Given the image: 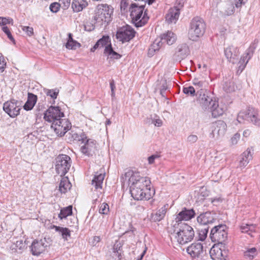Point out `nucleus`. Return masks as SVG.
<instances>
[{"label":"nucleus","mask_w":260,"mask_h":260,"mask_svg":"<svg viewBox=\"0 0 260 260\" xmlns=\"http://www.w3.org/2000/svg\"><path fill=\"white\" fill-rule=\"evenodd\" d=\"M53 229H55V231L59 233L64 241H68L69 238L71 237V231L69 229L56 225L53 226Z\"/></svg>","instance_id":"32"},{"label":"nucleus","mask_w":260,"mask_h":260,"mask_svg":"<svg viewBox=\"0 0 260 260\" xmlns=\"http://www.w3.org/2000/svg\"><path fill=\"white\" fill-rule=\"evenodd\" d=\"M198 140V137L196 135L191 134L187 137L186 141L190 144H193L196 143Z\"/></svg>","instance_id":"54"},{"label":"nucleus","mask_w":260,"mask_h":260,"mask_svg":"<svg viewBox=\"0 0 260 260\" xmlns=\"http://www.w3.org/2000/svg\"><path fill=\"white\" fill-rule=\"evenodd\" d=\"M22 29L24 31L28 36H31L34 34L33 28L29 26H21Z\"/></svg>","instance_id":"55"},{"label":"nucleus","mask_w":260,"mask_h":260,"mask_svg":"<svg viewBox=\"0 0 260 260\" xmlns=\"http://www.w3.org/2000/svg\"><path fill=\"white\" fill-rule=\"evenodd\" d=\"M245 120L256 126H260V118L257 110L252 107H248L245 110L241 111L238 115L237 120L239 123Z\"/></svg>","instance_id":"5"},{"label":"nucleus","mask_w":260,"mask_h":260,"mask_svg":"<svg viewBox=\"0 0 260 260\" xmlns=\"http://www.w3.org/2000/svg\"><path fill=\"white\" fill-rule=\"evenodd\" d=\"M160 38L164 43H166L169 45H172L176 41V35L171 31H168L162 34L160 36Z\"/></svg>","instance_id":"26"},{"label":"nucleus","mask_w":260,"mask_h":260,"mask_svg":"<svg viewBox=\"0 0 260 260\" xmlns=\"http://www.w3.org/2000/svg\"><path fill=\"white\" fill-rule=\"evenodd\" d=\"M71 186V184L68 178H62L59 184V190L61 193H65Z\"/></svg>","instance_id":"34"},{"label":"nucleus","mask_w":260,"mask_h":260,"mask_svg":"<svg viewBox=\"0 0 260 260\" xmlns=\"http://www.w3.org/2000/svg\"><path fill=\"white\" fill-rule=\"evenodd\" d=\"M72 206H69L67 207L63 208L60 210V213L58 215V217L62 219L66 218L67 216L72 215Z\"/></svg>","instance_id":"39"},{"label":"nucleus","mask_w":260,"mask_h":260,"mask_svg":"<svg viewBox=\"0 0 260 260\" xmlns=\"http://www.w3.org/2000/svg\"><path fill=\"white\" fill-rule=\"evenodd\" d=\"M209 109H210L212 116L216 118L222 115L226 110V106L224 105H219L218 102L214 100Z\"/></svg>","instance_id":"23"},{"label":"nucleus","mask_w":260,"mask_h":260,"mask_svg":"<svg viewBox=\"0 0 260 260\" xmlns=\"http://www.w3.org/2000/svg\"><path fill=\"white\" fill-rule=\"evenodd\" d=\"M198 222L203 225L212 224L216 220V214L213 211H207L201 213L197 218Z\"/></svg>","instance_id":"16"},{"label":"nucleus","mask_w":260,"mask_h":260,"mask_svg":"<svg viewBox=\"0 0 260 260\" xmlns=\"http://www.w3.org/2000/svg\"><path fill=\"white\" fill-rule=\"evenodd\" d=\"M197 95V101L204 109H209L214 102V100L208 95V92L204 89L198 90Z\"/></svg>","instance_id":"13"},{"label":"nucleus","mask_w":260,"mask_h":260,"mask_svg":"<svg viewBox=\"0 0 260 260\" xmlns=\"http://www.w3.org/2000/svg\"><path fill=\"white\" fill-rule=\"evenodd\" d=\"M187 253L193 258H199L203 253V247L200 243H194L187 247Z\"/></svg>","instance_id":"20"},{"label":"nucleus","mask_w":260,"mask_h":260,"mask_svg":"<svg viewBox=\"0 0 260 260\" xmlns=\"http://www.w3.org/2000/svg\"><path fill=\"white\" fill-rule=\"evenodd\" d=\"M149 122H151V123L153 124L155 126H161L162 124V120L156 115L153 117L151 116V117L149 119Z\"/></svg>","instance_id":"45"},{"label":"nucleus","mask_w":260,"mask_h":260,"mask_svg":"<svg viewBox=\"0 0 260 260\" xmlns=\"http://www.w3.org/2000/svg\"><path fill=\"white\" fill-rule=\"evenodd\" d=\"M37 101V96L32 93H28L27 100L23 108L25 110L29 111L31 110Z\"/></svg>","instance_id":"27"},{"label":"nucleus","mask_w":260,"mask_h":260,"mask_svg":"<svg viewBox=\"0 0 260 260\" xmlns=\"http://www.w3.org/2000/svg\"><path fill=\"white\" fill-rule=\"evenodd\" d=\"M189 53V49L186 44H182L178 46L176 51V55L178 59H182L185 58Z\"/></svg>","instance_id":"25"},{"label":"nucleus","mask_w":260,"mask_h":260,"mask_svg":"<svg viewBox=\"0 0 260 260\" xmlns=\"http://www.w3.org/2000/svg\"><path fill=\"white\" fill-rule=\"evenodd\" d=\"M104 53L110 55L111 58L114 59H119L120 58L121 55L114 51L111 46H108L105 48Z\"/></svg>","instance_id":"38"},{"label":"nucleus","mask_w":260,"mask_h":260,"mask_svg":"<svg viewBox=\"0 0 260 260\" xmlns=\"http://www.w3.org/2000/svg\"><path fill=\"white\" fill-rule=\"evenodd\" d=\"M162 43L164 42L161 40V38L160 39H156L149 48L148 55L149 56L153 55L155 52L158 51L161 47Z\"/></svg>","instance_id":"33"},{"label":"nucleus","mask_w":260,"mask_h":260,"mask_svg":"<svg viewBox=\"0 0 260 260\" xmlns=\"http://www.w3.org/2000/svg\"><path fill=\"white\" fill-rule=\"evenodd\" d=\"M80 144H82L80 147V151L83 154L90 156L94 153L96 150V142L94 140L88 139L86 136V139L83 140Z\"/></svg>","instance_id":"14"},{"label":"nucleus","mask_w":260,"mask_h":260,"mask_svg":"<svg viewBox=\"0 0 260 260\" xmlns=\"http://www.w3.org/2000/svg\"><path fill=\"white\" fill-rule=\"evenodd\" d=\"M105 177V175L102 173L98 174V173L94 175L92 180L91 184L93 185L95 189H102L103 182Z\"/></svg>","instance_id":"31"},{"label":"nucleus","mask_w":260,"mask_h":260,"mask_svg":"<svg viewBox=\"0 0 260 260\" xmlns=\"http://www.w3.org/2000/svg\"><path fill=\"white\" fill-rule=\"evenodd\" d=\"M135 32L134 29L131 26L126 25L118 29L116 37L122 43L127 42L135 37Z\"/></svg>","instance_id":"9"},{"label":"nucleus","mask_w":260,"mask_h":260,"mask_svg":"<svg viewBox=\"0 0 260 260\" xmlns=\"http://www.w3.org/2000/svg\"><path fill=\"white\" fill-rule=\"evenodd\" d=\"M63 9H67L70 5L71 0H59Z\"/></svg>","instance_id":"57"},{"label":"nucleus","mask_w":260,"mask_h":260,"mask_svg":"<svg viewBox=\"0 0 260 260\" xmlns=\"http://www.w3.org/2000/svg\"><path fill=\"white\" fill-rule=\"evenodd\" d=\"M62 5L60 3H53L50 5V10L53 13L57 12L60 8V7Z\"/></svg>","instance_id":"50"},{"label":"nucleus","mask_w":260,"mask_h":260,"mask_svg":"<svg viewBox=\"0 0 260 260\" xmlns=\"http://www.w3.org/2000/svg\"><path fill=\"white\" fill-rule=\"evenodd\" d=\"M3 31L7 35L8 38L14 43H15V40L13 37L9 29L7 26H3L2 27Z\"/></svg>","instance_id":"52"},{"label":"nucleus","mask_w":260,"mask_h":260,"mask_svg":"<svg viewBox=\"0 0 260 260\" xmlns=\"http://www.w3.org/2000/svg\"><path fill=\"white\" fill-rule=\"evenodd\" d=\"M223 89L227 92H232L235 90L236 87L233 82L228 81L224 82Z\"/></svg>","instance_id":"41"},{"label":"nucleus","mask_w":260,"mask_h":260,"mask_svg":"<svg viewBox=\"0 0 260 260\" xmlns=\"http://www.w3.org/2000/svg\"><path fill=\"white\" fill-rule=\"evenodd\" d=\"M132 197L136 200H149L151 198L150 180L141 177L138 174H133L128 180Z\"/></svg>","instance_id":"1"},{"label":"nucleus","mask_w":260,"mask_h":260,"mask_svg":"<svg viewBox=\"0 0 260 260\" xmlns=\"http://www.w3.org/2000/svg\"><path fill=\"white\" fill-rule=\"evenodd\" d=\"M247 1V0H234V5L237 8H241Z\"/></svg>","instance_id":"59"},{"label":"nucleus","mask_w":260,"mask_h":260,"mask_svg":"<svg viewBox=\"0 0 260 260\" xmlns=\"http://www.w3.org/2000/svg\"><path fill=\"white\" fill-rule=\"evenodd\" d=\"M257 254L256 249L255 248H251L248 249L244 252V256L246 258L250 260L252 259Z\"/></svg>","instance_id":"40"},{"label":"nucleus","mask_w":260,"mask_h":260,"mask_svg":"<svg viewBox=\"0 0 260 260\" xmlns=\"http://www.w3.org/2000/svg\"><path fill=\"white\" fill-rule=\"evenodd\" d=\"M45 106V105L41 103H39L36 106L35 114L37 117H41L42 113H44Z\"/></svg>","instance_id":"42"},{"label":"nucleus","mask_w":260,"mask_h":260,"mask_svg":"<svg viewBox=\"0 0 260 260\" xmlns=\"http://www.w3.org/2000/svg\"><path fill=\"white\" fill-rule=\"evenodd\" d=\"M182 91L184 94L191 96H194L197 95V93H196L197 90L194 87L191 86L184 87Z\"/></svg>","instance_id":"43"},{"label":"nucleus","mask_w":260,"mask_h":260,"mask_svg":"<svg viewBox=\"0 0 260 260\" xmlns=\"http://www.w3.org/2000/svg\"><path fill=\"white\" fill-rule=\"evenodd\" d=\"M159 157V156L158 155H152L150 156H149L148 158V160L149 164H152L154 162V160L156 158H157Z\"/></svg>","instance_id":"61"},{"label":"nucleus","mask_w":260,"mask_h":260,"mask_svg":"<svg viewBox=\"0 0 260 260\" xmlns=\"http://www.w3.org/2000/svg\"><path fill=\"white\" fill-rule=\"evenodd\" d=\"M226 124L222 120H218L213 123L211 135L213 137L219 138L224 136L226 131Z\"/></svg>","instance_id":"17"},{"label":"nucleus","mask_w":260,"mask_h":260,"mask_svg":"<svg viewBox=\"0 0 260 260\" xmlns=\"http://www.w3.org/2000/svg\"><path fill=\"white\" fill-rule=\"evenodd\" d=\"M180 15L179 8L177 7L170 8L166 15V20L169 23H175Z\"/></svg>","instance_id":"24"},{"label":"nucleus","mask_w":260,"mask_h":260,"mask_svg":"<svg viewBox=\"0 0 260 260\" xmlns=\"http://www.w3.org/2000/svg\"><path fill=\"white\" fill-rule=\"evenodd\" d=\"M195 215L196 213L193 209H188L184 207L176 215L174 223H184L183 220H189L193 218Z\"/></svg>","instance_id":"18"},{"label":"nucleus","mask_w":260,"mask_h":260,"mask_svg":"<svg viewBox=\"0 0 260 260\" xmlns=\"http://www.w3.org/2000/svg\"><path fill=\"white\" fill-rule=\"evenodd\" d=\"M234 6L233 4H228L226 5V10L225 14L227 15H231L234 12Z\"/></svg>","instance_id":"51"},{"label":"nucleus","mask_w":260,"mask_h":260,"mask_svg":"<svg viewBox=\"0 0 260 260\" xmlns=\"http://www.w3.org/2000/svg\"><path fill=\"white\" fill-rule=\"evenodd\" d=\"M256 47L255 43L251 44L246 51L245 53L241 56L240 60L238 63L237 73L240 74L245 69L248 61L252 56Z\"/></svg>","instance_id":"11"},{"label":"nucleus","mask_w":260,"mask_h":260,"mask_svg":"<svg viewBox=\"0 0 260 260\" xmlns=\"http://www.w3.org/2000/svg\"><path fill=\"white\" fill-rule=\"evenodd\" d=\"M208 230L209 226H207V228H205L204 229H202L200 231L199 233L200 240L203 241L206 239L208 232Z\"/></svg>","instance_id":"48"},{"label":"nucleus","mask_w":260,"mask_h":260,"mask_svg":"<svg viewBox=\"0 0 260 260\" xmlns=\"http://www.w3.org/2000/svg\"><path fill=\"white\" fill-rule=\"evenodd\" d=\"M66 48L69 49L75 50L77 47L80 46V44L76 41H68L66 45Z\"/></svg>","instance_id":"47"},{"label":"nucleus","mask_w":260,"mask_h":260,"mask_svg":"<svg viewBox=\"0 0 260 260\" xmlns=\"http://www.w3.org/2000/svg\"><path fill=\"white\" fill-rule=\"evenodd\" d=\"M240 135L238 133H236V134H235L234 135V136L233 137H232V138L231 139V143L233 145H235V144H237L238 141L240 139Z\"/></svg>","instance_id":"58"},{"label":"nucleus","mask_w":260,"mask_h":260,"mask_svg":"<svg viewBox=\"0 0 260 260\" xmlns=\"http://www.w3.org/2000/svg\"><path fill=\"white\" fill-rule=\"evenodd\" d=\"M111 90V95L112 96H115V91L114 90L115 89V83L113 80L111 81L110 83Z\"/></svg>","instance_id":"60"},{"label":"nucleus","mask_w":260,"mask_h":260,"mask_svg":"<svg viewBox=\"0 0 260 260\" xmlns=\"http://www.w3.org/2000/svg\"><path fill=\"white\" fill-rule=\"evenodd\" d=\"M256 225L253 224H243L240 226V230L242 233H247L252 237V233H254Z\"/></svg>","instance_id":"36"},{"label":"nucleus","mask_w":260,"mask_h":260,"mask_svg":"<svg viewBox=\"0 0 260 260\" xmlns=\"http://www.w3.org/2000/svg\"><path fill=\"white\" fill-rule=\"evenodd\" d=\"M206 30V24L203 19L196 17L190 23L188 32V38L192 41H197L203 36Z\"/></svg>","instance_id":"3"},{"label":"nucleus","mask_w":260,"mask_h":260,"mask_svg":"<svg viewBox=\"0 0 260 260\" xmlns=\"http://www.w3.org/2000/svg\"><path fill=\"white\" fill-rule=\"evenodd\" d=\"M48 96H50L52 99H55L58 94V90L55 89H48L46 92Z\"/></svg>","instance_id":"49"},{"label":"nucleus","mask_w":260,"mask_h":260,"mask_svg":"<svg viewBox=\"0 0 260 260\" xmlns=\"http://www.w3.org/2000/svg\"><path fill=\"white\" fill-rule=\"evenodd\" d=\"M110 38L109 36H104L102 38L100 39L95 43L94 46L91 48V52H94L97 48H102L105 47V48L108 46H111L110 43Z\"/></svg>","instance_id":"28"},{"label":"nucleus","mask_w":260,"mask_h":260,"mask_svg":"<svg viewBox=\"0 0 260 260\" xmlns=\"http://www.w3.org/2000/svg\"><path fill=\"white\" fill-rule=\"evenodd\" d=\"M173 232L176 234L175 238L177 242L185 244L191 241L194 236L192 227L186 223H174L172 225Z\"/></svg>","instance_id":"2"},{"label":"nucleus","mask_w":260,"mask_h":260,"mask_svg":"<svg viewBox=\"0 0 260 260\" xmlns=\"http://www.w3.org/2000/svg\"><path fill=\"white\" fill-rule=\"evenodd\" d=\"M71 127V123L67 118H60L59 120L55 121L53 124H51V128L56 134L60 137L64 136Z\"/></svg>","instance_id":"8"},{"label":"nucleus","mask_w":260,"mask_h":260,"mask_svg":"<svg viewBox=\"0 0 260 260\" xmlns=\"http://www.w3.org/2000/svg\"><path fill=\"white\" fill-rule=\"evenodd\" d=\"M113 12V9L108 5L99 4L95 8L93 19L96 23L102 24L104 22L108 23L111 21Z\"/></svg>","instance_id":"4"},{"label":"nucleus","mask_w":260,"mask_h":260,"mask_svg":"<svg viewBox=\"0 0 260 260\" xmlns=\"http://www.w3.org/2000/svg\"><path fill=\"white\" fill-rule=\"evenodd\" d=\"M101 241V238L99 236H94L92 241V244L95 245Z\"/></svg>","instance_id":"64"},{"label":"nucleus","mask_w":260,"mask_h":260,"mask_svg":"<svg viewBox=\"0 0 260 260\" xmlns=\"http://www.w3.org/2000/svg\"><path fill=\"white\" fill-rule=\"evenodd\" d=\"M224 54L230 62L235 63L239 54V49L233 46H229L224 49Z\"/></svg>","instance_id":"21"},{"label":"nucleus","mask_w":260,"mask_h":260,"mask_svg":"<svg viewBox=\"0 0 260 260\" xmlns=\"http://www.w3.org/2000/svg\"><path fill=\"white\" fill-rule=\"evenodd\" d=\"M192 84L195 86L194 88L197 90V92L198 90L203 89V85L205 83L203 81L200 80L199 79L195 78L192 80Z\"/></svg>","instance_id":"44"},{"label":"nucleus","mask_w":260,"mask_h":260,"mask_svg":"<svg viewBox=\"0 0 260 260\" xmlns=\"http://www.w3.org/2000/svg\"><path fill=\"white\" fill-rule=\"evenodd\" d=\"M166 213V208L165 207H162L155 213H152L151 214L150 219L152 222L160 221L164 218Z\"/></svg>","instance_id":"29"},{"label":"nucleus","mask_w":260,"mask_h":260,"mask_svg":"<svg viewBox=\"0 0 260 260\" xmlns=\"http://www.w3.org/2000/svg\"><path fill=\"white\" fill-rule=\"evenodd\" d=\"M224 246L221 244V247L219 245L213 246L210 250V256L213 260H226L228 256V251L224 249Z\"/></svg>","instance_id":"15"},{"label":"nucleus","mask_w":260,"mask_h":260,"mask_svg":"<svg viewBox=\"0 0 260 260\" xmlns=\"http://www.w3.org/2000/svg\"><path fill=\"white\" fill-rule=\"evenodd\" d=\"M226 226L224 224L215 226L211 230L210 237L213 242L221 244L227 238Z\"/></svg>","instance_id":"7"},{"label":"nucleus","mask_w":260,"mask_h":260,"mask_svg":"<svg viewBox=\"0 0 260 260\" xmlns=\"http://www.w3.org/2000/svg\"><path fill=\"white\" fill-rule=\"evenodd\" d=\"M86 135L81 132H77L73 129H71L66 136L67 140L69 143H74L75 141L80 142V143L83 140L86 139Z\"/></svg>","instance_id":"22"},{"label":"nucleus","mask_w":260,"mask_h":260,"mask_svg":"<svg viewBox=\"0 0 260 260\" xmlns=\"http://www.w3.org/2000/svg\"><path fill=\"white\" fill-rule=\"evenodd\" d=\"M252 159V154L250 149H247L242 154V159L240 160L239 165L241 167L246 166Z\"/></svg>","instance_id":"35"},{"label":"nucleus","mask_w":260,"mask_h":260,"mask_svg":"<svg viewBox=\"0 0 260 260\" xmlns=\"http://www.w3.org/2000/svg\"><path fill=\"white\" fill-rule=\"evenodd\" d=\"M55 170L56 173L61 177L65 175L70 167V157L65 154H60L55 159Z\"/></svg>","instance_id":"6"},{"label":"nucleus","mask_w":260,"mask_h":260,"mask_svg":"<svg viewBox=\"0 0 260 260\" xmlns=\"http://www.w3.org/2000/svg\"><path fill=\"white\" fill-rule=\"evenodd\" d=\"M99 213L102 214L107 215L109 213V207L108 204L106 203H102L100 206Z\"/></svg>","instance_id":"46"},{"label":"nucleus","mask_w":260,"mask_h":260,"mask_svg":"<svg viewBox=\"0 0 260 260\" xmlns=\"http://www.w3.org/2000/svg\"><path fill=\"white\" fill-rule=\"evenodd\" d=\"M3 109L11 117L15 118L19 114L21 108L17 101L11 100L4 104Z\"/></svg>","instance_id":"12"},{"label":"nucleus","mask_w":260,"mask_h":260,"mask_svg":"<svg viewBox=\"0 0 260 260\" xmlns=\"http://www.w3.org/2000/svg\"><path fill=\"white\" fill-rule=\"evenodd\" d=\"M120 243L115 244L113 247V257L115 259L121 260L122 259V249Z\"/></svg>","instance_id":"37"},{"label":"nucleus","mask_w":260,"mask_h":260,"mask_svg":"<svg viewBox=\"0 0 260 260\" xmlns=\"http://www.w3.org/2000/svg\"><path fill=\"white\" fill-rule=\"evenodd\" d=\"M6 62L2 55H0V72H3L6 68Z\"/></svg>","instance_id":"56"},{"label":"nucleus","mask_w":260,"mask_h":260,"mask_svg":"<svg viewBox=\"0 0 260 260\" xmlns=\"http://www.w3.org/2000/svg\"><path fill=\"white\" fill-rule=\"evenodd\" d=\"M64 117L59 107L50 106L44 113V119L53 124L55 121Z\"/></svg>","instance_id":"10"},{"label":"nucleus","mask_w":260,"mask_h":260,"mask_svg":"<svg viewBox=\"0 0 260 260\" xmlns=\"http://www.w3.org/2000/svg\"><path fill=\"white\" fill-rule=\"evenodd\" d=\"M168 88L167 85V82L166 80H165L162 84L160 89V93L162 95L163 92H165Z\"/></svg>","instance_id":"62"},{"label":"nucleus","mask_w":260,"mask_h":260,"mask_svg":"<svg viewBox=\"0 0 260 260\" xmlns=\"http://www.w3.org/2000/svg\"><path fill=\"white\" fill-rule=\"evenodd\" d=\"M13 22L12 19L7 18L6 17H0V25L6 26L7 24H10Z\"/></svg>","instance_id":"53"},{"label":"nucleus","mask_w":260,"mask_h":260,"mask_svg":"<svg viewBox=\"0 0 260 260\" xmlns=\"http://www.w3.org/2000/svg\"><path fill=\"white\" fill-rule=\"evenodd\" d=\"M84 29L87 31H91L94 29V26L93 24H86L84 25Z\"/></svg>","instance_id":"63"},{"label":"nucleus","mask_w":260,"mask_h":260,"mask_svg":"<svg viewBox=\"0 0 260 260\" xmlns=\"http://www.w3.org/2000/svg\"><path fill=\"white\" fill-rule=\"evenodd\" d=\"M45 239L40 240H35L31 245V251L32 254L35 255H39L43 253L47 247Z\"/></svg>","instance_id":"19"},{"label":"nucleus","mask_w":260,"mask_h":260,"mask_svg":"<svg viewBox=\"0 0 260 260\" xmlns=\"http://www.w3.org/2000/svg\"><path fill=\"white\" fill-rule=\"evenodd\" d=\"M87 5V2L85 0H73L72 3V7L75 12L81 11Z\"/></svg>","instance_id":"30"}]
</instances>
